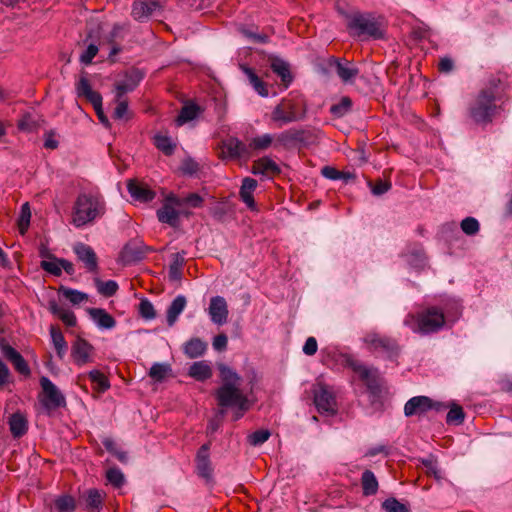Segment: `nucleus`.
I'll return each mask as SVG.
<instances>
[{
  "instance_id": "obj_1",
  "label": "nucleus",
  "mask_w": 512,
  "mask_h": 512,
  "mask_svg": "<svg viewBox=\"0 0 512 512\" xmlns=\"http://www.w3.org/2000/svg\"><path fill=\"white\" fill-rule=\"evenodd\" d=\"M221 385L215 392L217 404L222 409L219 411L221 417L225 415V409L238 408V410H249L250 401L240 388L242 378L231 367L225 364L218 365Z\"/></svg>"
},
{
  "instance_id": "obj_2",
  "label": "nucleus",
  "mask_w": 512,
  "mask_h": 512,
  "mask_svg": "<svg viewBox=\"0 0 512 512\" xmlns=\"http://www.w3.org/2000/svg\"><path fill=\"white\" fill-rule=\"evenodd\" d=\"M105 213V203L101 197L90 193H81L77 196L73 206L72 223L82 227L93 222Z\"/></svg>"
},
{
  "instance_id": "obj_3",
  "label": "nucleus",
  "mask_w": 512,
  "mask_h": 512,
  "mask_svg": "<svg viewBox=\"0 0 512 512\" xmlns=\"http://www.w3.org/2000/svg\"><path fill=\"white\" fill-rule=\"evenodd\" d=\"M406 324L410 325L413 332L428 335L442 330L446 324V318L441 308L430 306L411 315Z\"/></svg>"
},
{
  "instance_id": "obj_4",
  "label": "nucleus",
  "mask_w": 512,
  "mask_h": 512,
  "mask_svg": "<svg viewBox=\"0 0 512 512\" xmlns=\"http://www.w3.org/2000/svg\"><path fill=\"white\" fill-rule=\"evenodd\" d=\"M496 100L489 90H480L469 105L470 118L477 124L491 123L499 109Z\"/></svg>"
},
{
  "instance_id": "obj_5",
  "label": "nucleus",
  "mask_w": 512,
  "mask_h": 512,
  "mask_svg": "<svg viewBox=\"0 0 512 512\" xmlns=\"http://www.w3.org/2000/svg\"><path fill=\"white\" fill-rule=\"evenodd\" d=\"M367 349L389 361H397L401 353V347L393 337L382 335L377 332H369L363 338Z\"/></svg>"
},
{
  "instance_id": "obj_6",
  "label": "nucleus",
  "mask_w": 512,
  "mask_h": 512,
  "mask_svg": "<svg viewBox=\"0 0 512 512\" xmlns=\"http://www.w3.org/2000/svg\"><path fill=\"white\" fill-rule=\"evenodd\" d=\"M347 29L354 37L367 36L373 39L384 37L381 23L371 14L354 13L350 15Z\"/></svg>"
},
{
  "instance_id": "obj_7",
  "label": "nucleus",
  "mask_w": 512,
  "mask_h": 512,
  "mask_svg": "<svg viewBox=\"0 0 512 512\" xmlns=\"http://www.w3.org/2000/svg\"><path fill=\"white\" fill-rule=\"evenodd\" d=\"M344 363L347 367L351 368L353 372L358 374L360 380L364 382L368 392L372 396L377 397L380 395L381 386L379 382V374L377 368L367 367L350 354L344 355Z\"/></svg>"
},
{
  "instance_id": "obj_8",
  "label": "nucleus",
  "mask_w": 512,
  "mask_h": 512,
  "mask_svg": "<svg viewBox=\"0 0 512 512\" xmlns=\"http://www.w3.org/2000/svg\"><path fill=\"white\" fill-rule=\"evenodd\" d=\"M76 94L79 98H85L92 104L98 119L106 127L110 126L107 116L104 114L102 108V96L99 92L94 91L91 87L90 81L86 76H81L75 85Z\"/></svg>"
},
{
  "instance_id": "obj_9",
  "label": "nucleus",
  "mask_w": 512,
  "mask_h": 512,
  "mask_svg": "<svg viewBox=\"0 0 512 512\" xmlns=\"http://www.w3.org/2000/svg\"><path fill=\"white\" fill-rule=\"evenodd\" d=\"M40 385L42 393L39 396V401L47 413L66 405L64 395L49 378L41 377Z\"/></svg>"
},
{
  "instance_id": "obj_10",
  "label": "nucleus",
  "mask_w": 512,
  "mask_h": 512,
  "mask_svg": "<svg viewBox=\"0 0 512 512\" xmlns=\"http://www.w3.org/2000/svg\"><path fill=\"white\" fill-rule=\"evenodd\" d=\"M220 153L218 157L221 160H238L241 158H249V147L237 137L229 136L223 139L219 145Z\"/></svg>"
},
{
  "instance_id": "obj_11",
  "label": "nucleus",
  "mask_w": 512,
  "mask_h": 512,
  "mask_svg": "<svg viewBox=\"0 0 512 512\" xmlns=\"http://www.w3.org/2000/svg\"><path fill=\"white\" fill-rule=\"evenodd\" d=\"M314 403L319 413L335 415L337 413L336 397L332 389L324 384L318 383L314 389Z\"/></svg>"
},
{
  "instance_id": "obj_12",
  "label": "nucleus",
  "mask_w": 512,
  "mask_h": 512,
  "mask_svg": "<svg viewBox=\"0 0 512 512\" xmlns=\"http://www.w3.org/2000/svg\"><path fill=\"white\" fill-rule=\"evenodd\" d=\"M175 206H181V199L171 193L165 198L162 207L157 210L158 220L171 227H178L180 214L175 209Z\"/></svg>"
},
{
  "instance_id": "obj_13",
  "label": "nucleus",
  "mask_w": 512,
  "mask_h": 512,
  "mask_svg": "<svg viewBox=\"0 0 512 512\" xmlns=\"http://www.w3.org/2000/svg\"><path fill=\"white\" fill-rule=\"evenodd\" d=\"M301 117L297 113V105L292 100L283 99L271 112V120L279 126L296 122Z\"/></svg>"
},
{
  "instance_id": "obj_14",
  "label": "nucleus",
  "mask_w": 512,
  "mask_h": 512,
  "mask_svg": "<svg viewBox=\"0 0 512 512\" xmlns=\"http://www.w3.org/2000/svg\"><path fill=\"white\" fill-rule=\"evenodd\" d=\"M306 140L307 131L291 128L275 135V148L292 149Z\"/></svg>"
},
{
  "instance_id": "obj_15",
  "label": "nucleus",
  "mask_w": 512,
  "mask_h": 512,
  "mask_svg": "<svg viewBox=\"0 0 512 512\" xmlns=\"http://www.w3.org/2000/svg\"><path fill=\"white\" fill-rule=\"evenodd\" d=\"M144 74L137 68L126 71L124 79L115 83V97L123 98L128 92H132L143 79Z\"/></svg>"
},
{
  "instance_id": "obj_16",
  "label": "nucleus",
  "mask_w": 512,
  "mask_h": 512,
  "mask_svg": "<svg viewBox=\"0 0 512 512\" xmlns=\"http://www.w3.org/2000/svg\"><path fill=\"white\" fill-rule=\"evenodd\" d=\"M73 251L77 258L84 263L88 272H98V258L92 247L84 243H77L74 245Z\"/></svg>"
},
{
  "instance_id": "obj_17",
  "label": "nucleus",
  "mask_w": 512,
  "mask_h": 512,
  "mask_svg": "<svg viewBox=\"0 0 512 512\" xmlns=\"http://www.w3.org/2000/svg\"><path fill=\"white\" fill-rule=\"evenodd\" d=\"M93 351L94 347L88 341L78 337L72 344L71 356L77 365L83 366L92 361Z\"/></svg>"
},
{
  "instance_id": "obj_18",
  "label": "nucleus",
  "mask_w": 512,
  "mask_h": 512,
  "mask_svg": "<svg viewBox=\"0 0 512 512\" xmlns=\"http://www.w3.org/2000/svg\"><path fill=\"white\" fill-rule=\"evenodd\" d=\"M328 66L333 68L338 77L344 83H350L359 74V69L350 65L348 61H343L340 58L330 57L328 59Z\"/></svg>"
},
{
  "instance_id": "obj_19",
  "label": "nucleus",
  "mask_w": 512,
  "mask_h": 512,
  "mask_svg": "<svg viewBox=\"0 0 512 512\" xmlns=\"http://www.w3.org/2000/svg\"><path fill=\"white\" fill-rule=\"evenodd\" d=\"M211 443H205L203 444L199 450L197 451L196 455V468H197V474L206 479L207 481H210L212 479V473L213 468L211 466L210 456H209V450H210Z\"/></svg>"
},
{
  "instance_id": "obj_20",
  "label": "nucleus",
  "mask_w": 512,
  "mask_h": 512,
  "mask_svg": "<svg viewBox=\"0 0 512 512\" xmlns=\"http://www.w3.org/2000/svg\"><path fill=\"white\" fill-rule=\"evenodd\" d=\"M4 357L11 362L14 369L24 377L31 375L30 367L24 357L9 344L2 345Z\"/></svg>"
},
{
  "instance_id": "obj_21",
  "label": "nucleus",
  "mask_w": 512,
  "mask_h": 512,
  "mask_svg": "<svg viewBox=\"0 0 512 512\" xmlns=\"http://www.w3.org/2000/svg\"><path fill=\"white\" fill-rule=\"evenodd\" d=\"M208 312L213 323L223 325L227 322L229 314L226 300L222 296L212 297Z\"/></svg>"
},
{
  "instance_id": "obj_22",
  "label": "nucleus",
  "mask_w": 512,
  "mask_h": 512,
  "mask_svg": "<svg viewBox=\"0 0 512 512\" xmlns=\"http://www.w3.org/2000/svg\"><path fill=\"white\" fill-rule=\"evenodd\" d=\"M251 172L254 175H263L272 178L281 173V168L270 157L264 156L253 162Z\"/></svg>"
},
{
  "instance_id": "obj_23",
  "label": "nucleus",
  "mask_w": 512,
  "mask_h": 512,
  "mask_svg": "<svg viewBox=\"0 0 512 512\" xmlns=\"http://www.w3.org/2000/svg\"><path fill=\"white\" fill-rule=\"evenodd\" d=\"M159 7L158 0H135L132 5L131 16L136 21L143 22Z\"/></svg>"
},
{
  "instance_id": "obj_24",
  "label": "nucleus",
  "mask_w": 512,
  "mask_h": 512,
  "mask_svg": "<svg viewBox=\"0 0 512 512\" xmlns=\"http://www.w3.org/2000/svg\"><path fill=\"white\" fill-rule=\"evenodd\" d=\"M430 411V397L414 396L404 405V415L406 417L422 416Z\"/></svg>"
},
{
  "instance_id": "obj_25",
  "label": "nucleus",
  "mask_w": 512,
  "mask_h": 512,
  "mask_svg": "<svg viewBox=\"0 0 512 512\" xmlns=\"http://www.w3.org/2000/svg\"><path fill=\"white\" fill-rule=\"evenodd\" d=\"M127 189L131 197L140 202H150L156 195L146 184L140 183L137 180H129Z\"/></svg>"
},
{
  "instance_id": "obj_26",
  "label": "nucleus",
  "mask_w": 512,
  "mask_h": 512,
  "mask_svg": "<svg viewBox=\"0 0 512 512\" xmlns=\"http://www.w3.org/2000/svg\"><path fill=\"white\" fill-rule=\"evenodd\" d=\"M257 188V181L253 178L246 177L242 180L240 187V198L251 210L256 209V203L253 197V192Z\"/></svg>"
},
{
  "instance_id": "obj_27",
  "label": "nucleus",
  "mask_w": 512,
  "mask_h": 512,
  "mask_svg": "<svg viewBox=\"0 0 512 512\" xmlns=\"http://www.w3.org/2000/svg\"><path fill=\"white\" fill-rule=\"evenodd\" d=\"M82 498L85 502V509L88 512H100L103 507L104 493L98 489L92 488L87 490Z\"/></svg>"
},
{
  "instance_id": "obj_28",
  "label": "nucleus",
  "mask_w": 512,
  "mask_h": 512,
  "mask_svg": "<svg viewBox=\"0 0 512 512\" xmlns=\"http://www.w3.org/2000/svg\"><path fill=\"white\" fill-rule=\"evenodd\" d=\"M89 315L96 324L103 329H112L116 325V320L105 309L91 308L88 310Z\"/></svg>"
},
{
  "instance_id": "obj_29",
  "label": "nucleus",
  "mask_w": 512,
  "mask_h": 512,
  "mask_svg": "<svg viewBox=\"0 0 512 512\" xmlns=\"http://www.w3.org/2000/svg\"><path fill=\"white\" fill-rule=\"evenodd\" d=\"M240 69L247 76L250 84L253 86L254 90L262 97H267L269 95V91L266 83L258 77L255 71L248 67L247 65L241 64Z\"/></svg>"
},
{
  "instance_id": "obj_30",
  "label": "nucleus",
  "mask_w": 512,
  "mask_h": 512,
  "mask_svg": "<svg viewBox=\"0 0 512 512\" xmlns=\"http://www.w3.org/2000/svg\"><path fill=\"white\" fill-rule=\"evenodd\" d=\"M9 428L14 438H20L27 433L28 421L21 413H14L9 418Z\"/></svg>"
},
{
  "instance_id": "obj_31",
  "label": "nucleus",
  "mask_w": 512,
  "mask_h": 512,
  "mask_svg": "<svg viewBox=\"0 0 512 512\" xmlns=\"http://www.w3.org/2000/svg\"><path fill=\"white\" fill-rule=\"evenodd\" d=\"M188 375L196 381L203 382L210 379L213 372L206 361H197L189 367Z\"/></svg>"
},
{
  "instance_id": "obj_32",
  "label": "nucleus",
  "mask_w": 512,
  "mask_h": 512,
  "mask_svg": "<svg viewBox=\"0 0 512 512\" xmlns=\"http://www.w3.org/2000/svg\"><path fill=\"white\" fill-rule=\"evenodd\" d=\"M187 304L186 297L183 295H178L170 304L167 309V324L169 327H172L179 315L183 312Z\"/></svg>"
},
{
  "instance_id": "obj_33",
  "label": "nucleus",
  "mask_w": 512,
  "mask_h": 512,
  "mask_svg": "<svg viewBox=\"0 0 512 512\" xmlns=\"http://www.w3.org/2000/svg\"><path fill=\"white\" fill-rule=\"evenodd\" d=\"M185 251L177 252L171 255L168 275L171 281H179L182 278V268L185 264Z\"/></svg>"
},
{
  "instance_id": "obj_34",
  "label": "nucleus",
  "mask_w": 512,
  "mask_h": 512,
  "mask_svg": "<svg viewBox=\"0 0 512 512\" xmlns=\"http://www.w3.org/2000/svg\"><path fill=\"white\" fill-rule=\"evenodd\" d=\"M207 350V343L198 337L191 338L184 344L183 351L190 358H198Z\"/></svg>"
},
{
  "instance_id": "obj_35",
  "label": "nucleus",
  "mask_w": 512,
  "mask_h": 512,
  "mask_svg": "<svg viewBox=\"0 0 512 512\" xmlns=\"http://www.w3.org/2000/svg\"><path fill=\"white\" fill-rule=\"evenodd\" d=\"M361 487L364 496H373L377 493L379 484L375 474L366 469L361 475Z\"/></svg>"
},
{
  "instance_id": "obj_36",
  "label": "nucleus",
  "mask_w": 512,
  "mask_h": 512,
  "mask_svg": "<svg viewBox=\"0 0 512 512\" xmlns=\"http://www.w3.org/2000/svg\"><path fill=\"white\" fill-rule=\"evenodd\" d=\"M50 335L57 356L59 357V359H63L68 349V345L67 342L65 341L63 333L61 332L58 326L51 325Z\"/></svg>"
},
{
  "instance_id": "obj_37",
  "label": "nucleus",
  "mask_w": 512,
  "mask_h": 512,
  "mask_svg": "<svg viewBox=\"0 0 512 512\" xmlns=\"http://www.w3.org/2000/svg\"><path fill=\"white\" fill-rule=\"evenodd\" d=\"M270 67L272 71L281 78V81L286 87L292 82L290 67L287 62L275 57L271 60Z\"/></svg>"
},
{
  "instance_id": "obj_38",
  "label": "nucleus",
  "mask_w": 512,
  "mask_h": 512,
  "mask_svg": "<svg viewBox=\"0 0 512 512\" xmlns=\"http://www.w3.org/2000/svg\"><path fill=\"white\" fill-rule=\"evenodd\" d=\"M202 111L201 107L195 103H188L185 104L180 112L179 115L176 118V123L178 126H181L189 121L194 120L197 118L199 113Z\"/></svg>"
},
{
  "instance_id": "obj_39",
  "label": "nucleus",
  "mask_w": 512,
  "mask_h": 512,
  "mask_svg": "<svg viewBox=\"0 0 512 512\" xmlns=\"http://www.w3.org/2000/svg\"><path fill=\"white\" fill-rule=\"evenodd\" d=\"M40 117L31 112H25L17 121V127L23 132H33L40 126Z\"/></svg>"
},
{
  "instance_id": "obj_40",
  "label": "nucleus",
  "mask_w": 512,
  "mask_h": 512,
  "mask_svg": "<svg viewBox=\"0 0 512 512\" xmlns=\"http://www.w3.org/2000/svg\"><path fill=\"white\" fill-rule=\"evenodd\" d=\"M147 247L136 242H129L123 248V255L128 261H139L144 258Z\"/></svg>"
},
{
  "instance_id": "obj_41",
  "label": "nucleus",
  "mask_w": 512,
  "mask_h": 512,
  "mask_svg": "<svg viewBox=\"0 0 512 512\" xmlns=\"http://www.w3.org/2000/svg\"><path fill=\"white\" fill-rule=\"evenodd\" d=\"M275 146V135L265 133L262 135H258L251 139L248 144L249 152L253 151H264L268 149L270 146Z\"/></svg>"
},
{
  "instance_id": "obj_42",
  "label": "nucleus",
  "mask_w": 512,
  "mask_h": 512,
  "mask_svg": "<svg viewBox=\"0 0 512 512\" xmlns=\"http://www.w3.org/2000/svg\"><path fill=\"white\" fill-rule=\"evenodd\" d=\"M352 106V99L349 96H343L338 103L331 105L330 113L336 118H341L352 110Z\"/></svg>"
},
{
  "instance_id": "obj_43",
  "label": "nucleus",
  "mask_w": 512,
  "mask_h": 512,
  "mask_svg": "<svg viewBox=\"0 0 512 512\" xmlns=\"http://www.w3.org/2000/svg\"><path fill=\"white\" fill-rule=\"evenodd\" d=\"M76 506L75 498L69 494L60 495L54 500L57 512H75Z\"/></svg>"
},
{
  "instance_id": "obj_44",
  "label": "nucleus",
  "mask_w": 512,
  "mask_h": 512,
  "mask_svg": "<svg viewBox=\"0 0 512 512\" xmlns=\"http://www.w3.org/2000/svg\"><path fill=\"white\" fill-rule=\"evenodd\" d=\"M94 284L98 293L104 297H112L118 290V284L114 280L102 281L99 278H94Z\"/></svg>"
},
{
  "instance_id": "obj_45",
  "label": "nucleus",
  "mask_w": 512,
  "mask_h": 512,
  "mask_svg": "<svg viewBox=\"0 0 512 512\" xmlns=\"http://www.w3.org/2000/svg\"><path fill=\"white\" fill-rule=\"evenodd\" d=\"M59 293H61L67 300H69L73 305H78L83 301L88 299V295L84 292L68 288L66 286L61 285L59 287Z\"/></svg>"
},
{
  "instance_id": "obj_46",
  "label": "nucleus",
  "mask_w": 512,
  "mask_h": 512,
  "mask_svg": "<svg viewBox=\"0 0 512 512\" xmlns=\"http://www.w3.org/2000/svg\"><path fill=\"white\" fill-rule=\"evenodd\" d=\"M464 419L465 413L463 408L460 405L453 403L446 415V423L449 425H460L464 422Z\"/></svg>"
},
{
  "instance_id": "obj_47",
  "label": "nucleus",
  "mask_w": 512,
  "mask_h": 512,
  "mask_svg": "<svg viewBox=\"0 0 512 512\" xmlns=\"http://www.w3.org/2000/svg\"><path fill=\"white\" fill-rule=\"evenodd\" d=\"M154 145L160 151H162L166 156H171L176 148V145L172 142L170 137L163 135H156L154 137Z\"/></svg>"
},
{
  "instance_id": "obj_48",
  "label": "nucleus",
  "mask_w": 512,
  "mask_h": 512,
  "mask_svg": "<svg viewBox=\"0 0 512 512\" xmlns=\"http://www.w3.org/2000/svg\"><path fill=\"white\" fill-rule=\"evenodd\" d=\"M88 376L99 392H105L110 388L109 379L100 370H91Z\"/></svg>"
},
{
  "instance_id": "obj_49",
  "label": "nucleus",
  "mask_w": 512,
  "mask_h": 512,
  "mask_svg": "<svg viewBox=\"0 0 512 512\" xmlns=\"http://www.w3.org/2000/svg\"><path fill=\"white\" fill-rule=\"evenodd\" d=\"M116 107L114 109L112 117L116 120H128L131 118V113L128 108V101L126 98H116Z\"/></svg>"
},
{
  "instance_id": "obj_50",
  "label": "nucleus",
  "mask_w": 512,
  "mask_h": 512,
  "mask_svg": "<svg viewBox=\"0 0 512 512\" xmlns=\"http://www.w3.org/2000/svg\"><path fill=\"white\" fill-rule=\"evenodd\" d=\"M170 371V365L154 363L149 370V376L157 382H162Z\"/></svg>"
},
{
  "instance_id": "obj_51",
  "label": "nucleus",
  "mask_w": 512,
  "mask_h": 512,
  "mask_svg": "<svg viewBox=\"0 0 512 512\" xmlns=\"http://www.w3.org/2000/svg\"><path fill=\"white\" fill-rule=\"evenodd\" d=\"M271 436V433L267 429L256 430L249 434L247 441L251 446H259L265 443Z\"/></svg>"
},
{
  "instance_id": "obj_52",
  "label": "nucleus",
  "mask_w": 512,
  "mask_h": 512,
  "mask_svg": "<svg viewBox=\"0 0 512 512\" xmlns=\"http://www.w3.org/2000/svg\"><path fill=\"white\" fill-rule=\"evenodd\" d=\"M461 230L469 236H473L479 232L480 225L476 218L466 217L460 223Z\"/></svg>"
},
{
  "instance_id": "obj_53",
  "label": "nucleus",
  "mask_w": 512,
  "mask_h": 512,
  "mask_svg": "<svg viewBox=\"0 0 512 512\" xmlns=\"http://www.w3.org/2000/svg\"><path fill=\"white\" fill-rule=\"evenodd\" d=\"M31 218V211L29 204L26 202L21 207L20 217L18 219V227L21 234H24L29 227Z\"/></svg>"
},
{
  "instance_id": "obj_54",
  "label": "nucleus",
  "mask_w": 512,
  "mask_h": 512,
  "mask_svg": "<svg viewBox=\"0 0 512 512\" xmlns=\"http://www.w3.org/2000/svg\"><path fill=\"white\" fill-rule=\"evenodd\" d=\"M106 478L114 487L120 488L124 482V475L120 469L113 467L107 470Z\"/></svg>"
},
{
  "instance_id": "obj_55",
  "label": "nucleus",
  "mask_w": 512,
  "mask_h": 512,
  "mask_svg": "<svg viewBox=\"0 0 512 512\" xmlns=\"http://www.w3.org/2000/svg\"><path fill=\"white\" fill-rule=\"evenodd\" d=\"M382 508L386 512H409L406 505L399 502L396 498H388L382 503Z\"/></svg>"
},
{
  "instance_id": "obj_56",
  "label": "nucleus",
  "mask_w": 512,
  "mask_h": 512,
  "mask_svg": "<svg viewBox=\"0 0 512 512\" xmlns=\"http://www.w3.org/2000/svg\"><path fill=\"white\" fill-rule=\"evenodd\" d=\"M139 314L146 320H152L156 317L154 306L148 299H142L139 303Z\"/></svg>"
},
{
  "instance_id": "obj_57",
  "label": "nucleus",
  "mask_w": 512,
  "mask_h": 512,
  "mask_svg": "<svg viewBox=\"0 0 512 512\" xmlns=\"http://www.w3.org/2000/svg\"><path fill=\"white\" fill-rule=\"evenodd\" d=\"M40 267L54 276H61L62 274L59 259H57L56 257L55 259H51V261L42 260L40 263Z\"/></svg>"
},
{
  "instance_id": "obj_58",
  "label": "nucleus",
  "mask_w": 512,
  "mask_h": 512,
  "mask_svg": "<svg viewBox=\"0 0 512 512\" xmlns=\"http://www.w3.org/2000/svg\"><path fill=\"white\" fill-rule=\"evenodd\" d=\"M99 49L95 44L88 45L87 49L80 56L81 63L89 65L92 63L93 58L97 55Z\"/></svg>"
},
{
  "instance_id": "obj_59",
  "label": "nucleus",
  "mask_w": 512,
  "mask_h": 512,
  "mask_svg": "<svg viewBox=\"0 0 512 512\" xmlns=\"http://www.w3.org/2000/svg\"><path fill=\"white\" fill-rule=\"evenodd\" d=\"M502 86V81L500 78L497 77H491L488 80V83L486 87H484L482 90H489L491 94L494 96L495 99L499 98V90Z\"/></svg>"
},
{
  "instance_id": "obj_60",
  "label": "nucleus",
  "mask_w": 512,
  "mask_h": 512,
  "mask_svg": "<svg viewBox=\"0 0 512 512\" xmlns=\"http://www.w3.org/2000/svg\"><path fill=\"white\" fill-rule=\"evenodd\" d=\"M204 199L197 193H190L185 198L181 199L182 204H188L193 208L202 207Z\"/></svg>"
},
{
  "instance_id": "obj_61",
  "label": "nucleus",
  "mask_w": 512,
  "mask_h": 512,
  "mask_svg": "<svg viewBox=\"0 0 512 512\" xmlns=\"http://www.w3.org/2000/svg\"><path fill=\"white\" fill-rule=\"evenodd\" d=\"M422 464L426 468V473L429 476H433L435 479L439 480L441 478L440 471L437 468L436 462L432 459H423Z\"/></svg>"
},
{
  "instance_id": "obj_62",
  "label": "nucleus",
  "mask_w": 512,
  "mask_h": 512,
  "mask_svg": "<svg viewBox=\"0 0 512 512\" xmlns=\"http://www.w3.org/2000/svg\"><path fill=\"white\" fill-rule=\"evenodd\" d=\"M199 169V165L191 158L185 159L181 165V170L184 174L193 175Z\"/></svg>"
},
{
  "instance_id": "obj_63",
  "label": "nucleus",
  "mask_w": 512,
  "mask_h": 512,
  "mask_svg": "<svg viewBox=\"0 0 512 512\" xmlns=\"http://www.w3.org/2000/svg\"><path fill=\"white\" fill-rule=\"evenodd\" d=\"M321 174L327 179L338 180L342 176V171H339L332 166H324L321 169Z\"/></svg>"
},
{
  "instance_id": "obj_64",
  "label": "nucleus",
  "mask_w": 512,
  "mask_h": 512,
  "mask_svg": "<svg viewBox=\"0 0 512 512\" xmlns=\"http://www.w3.org/2000/svg\"><path fill=\"white\" fill-rule=\"evenodd\" d=\"M228 338L224 333H221L214 337L213 348L216 351H224L227 348Z\"/></svg>"
}]
</instances>
